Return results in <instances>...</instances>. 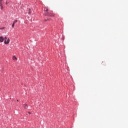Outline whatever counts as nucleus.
<instances>
[{
    "mask_svg": "<svg viewBox=\"0 0 128 128\" xmlns=\"http://www.w3.org/2000/svg\"><path fill=\"white\" fill-rule=\"evenodd\" d=\"M5 40H6V36H5Z\"/></svg>",
    "mask_w": 128,
    "mask_h": 128,
    "instance_id": "ddd939ff",
    "label": "nucleus"
},
{
    "mask_svg": "<svg viewBox=\"0 0 128 128\" xmlns=\"http://www.w3.org/2000/svg\"><path fill=\"white\" fill-rule=\"evenodd\" d=\"M12 28H14V23H13L12 24Z\"/></svg>",
    "mask_w": 128,
    "mask_h": 128,
    "instance_id": "9d476101",
    "label": "nucleus"
},
{
    "mask_svg": "<svg viewBox=\"0 0 128 128\" xmlns=\"http://www.w3.org/2000/svg\"><path fill=\"white\" fill-rule=\"evenodd\" d=\"M46 20H44V22H46Z\"/></svg>",
    "mask_w": 128,
    "mask_h": 128,
    "instance_id": "dca6fc26",
    "label": "nucleus"
},
{
    "mask_svg": "<svg viewBox=\"0 0 128 128\" xmlns=\"http://www.w3.org/2000/svg\"><path fill=\"white\" fill-rule=\"evenodd\" d=\"M2 0H0V2H2Z\"/></svg>",
    "mask_w": 128,
    "mask_h": 128,
    "instance_id": "9b49d317",
    "label": "nucleus"
},
{
    "mask_svg": "<svg viewBox=\"0 0 128 128\" xmlns=\"http://www.w3.org/2000/svg\"><path fill=\"white\" fill-rule=\"evenodd\" d=\"M28 114H30L31 113H30V112H28Z\"/></svg>",
    "mask_w": 128,
    "mask_h": 128,
    "instance_id": "4468645a",
    "label": "nucleus"
},
{
    "mask_svg": "<svg viewBox=\"0 0 128 128\" xmlns=\"http://www.w3.org/2000/svg\"><path fill=\"white\" fill-rule=\"evenodd\" d=\"M6 4H8V2H6Z\"/></svg>",
    "mask_w": 128,
    "mask_h": 128,
    "instance_id": "2eb2a0df",
    "label": "nucleus"
},
{
    "mask_svg": "<svg viewBox=\"0 0 128 128\" xmlns=\"http://www.w3.org/2000/svg\"><path fill=\"white\" fill-rule=\"evenodd\" d=\"M4 44H10V38H8L7 40H6Z\"/></svg>",
    "mask_w": 128,
    "mask_h": 128,
    "instance_id": "f03ea898",
    "label": "nucleus"
},
{
    "mask_svg": "<svg viewBox=\"0 0 128 128\" xmlns=\"http://www.w3.org/2000/svg\"><path fill=\"white\" fill-rule=\"evenodd\" d=\"M23 106H24V108H28V104H24V105H23Z\"/></svg>",
    "mask_w": 128,
    "mask_h": 128,
    "instance_id": "39448f33",
    "label": "nucleus"
},
{
    "mask_svg": "<svg viewBox=\"0 0 128 128\" xmlns=\"http://www.w3.org/2000/svg\"><path fill=\"white\" fill-rule=\"evenodd\" d=\"M45 16H54V14L52 12H48L46 13Z\"/></svg>",
    "mask_w": 128,
    "mask_h": 128,
    "instance_id": "f257e3e1",
    "label": "nucleus"
},
{
    "mask_svg": "<svg viewBox=\"0 0 128 128\" xmlns=\"http://www.w3.org/2000/svg\"><path fill=\"white\" fill-rule=\"evenodd\" d=\"M12 60H17L18 58H16V56H14L12 57Z\"/></svg>",
    "mask_w": 128,
    "mask_h": 128,
    "instance_id": "423d86ee",
    "label": "nucleus"
},
{
    "mask_svg": "<svg viewBox=\"0 0 128 128\" xmlns=\"http://www.w3.org/2000/svg\"><path fill=\"white\" fill-rule=\"evenodd\" d=\"M28 14H32V10L30 9L28 10Z\"/></svg>",
    "mask_w": 128,
    "mask_h": 128,
    "instance_id": "0eeeda50",
    "label": "nucleus"
},
{
    "mask_svg": "<svg viewBox=\"0 0 128 128\" xmlns=\"http://www.w3.org/2000/svg\"><path fill=\"white\" fill-rule=\"evenodd\" d=\"M4 28H0V30H4Z\"/></svg>",
    "mask_w": 128,
    "mask_h": 128,
    "instance_id": "f8f14e48",
    "label": "nucleus"
},
{
    "mask_svg": "<svg viewBox=\"0 0 128 128\" xmlns=\"http://www.w3.org/2000/svg\"><path fill=\"white\" fill-rule=\"evenodd\" d=\"M4 42V38L2 36H0V42Z\"/></svg>",
    "mask_w": 128,
    "mask_h": 128,
    "instance_id": "20e7f679",
    "label": "nucleus"
},
{
    "mask_svg": "<svg viewBox=\"0 0 128 128\" xmlns=\"http://www.w3.org/2000/svg\"><path fill=\"white\" fill-rule=\"evenodd\" d=\"M16 22H18V20H15L13 24H16Z\"/></svg>",
    "mask_w": 128,
    "mask_h": 128,
    "instance_id": "1a4fd4ad",
    "label": "nucleus"
},
{
    "mask_svg": "<svg viewBox=\"0 0 128 128\" xmlns=\"http://www.w3.org/2000/svg\"><path fill=\"white\" fill-rule=\"evenodd\" d=\"M17 102H18V100H17Z\"/></svg>",
    "mask_w": 128,
    "mask_h": 128,
    "instance_id": "f3484780",
    "label": "nucleus"
},
{
    "mask_svg": "<svg viewBox=\"0 0 128 128\" xmlns=\"http://www.w3.org/2000/svg\"><path fill=\"white\" fill-rule=\"evenodd\" d=\"M0 7L2 10H4V6L2 5V2H0Z\"/></svg>",
    "mask_w": 128,
    "mask_h": 128,
    "instance_id": "7ed1b4c3",
    "label": "nucleus"
},
{
    "mask_svg": "<svg viewBox=\"0 0 128 128\" xmlns=\"http://www.w3.org/2000/svg\"><path fill=\"white\" fill-rule=\"evenodd\" d=\"M44 12H48V8H46V9L44 10Z\"/></svg>",
    "mask_w": 128,
    "mask_h": 128,
    "instance_id": "6e6552de",
    "label": "nucleus"
}]
</instances>
